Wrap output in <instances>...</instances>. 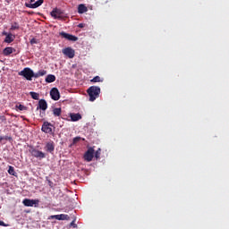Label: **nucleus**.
I'll return each instance as SVG.
<instances>
[{
	"instance_id": "nucleus-7",
	"label": "nucleus",
	"mask_w": 229,
	"mask_h": 229,
	"mask_svg": "<svg viewBox=\"0 0 229 229\" xmlns=\"http://www.w3.org/2000/svg\"><path fill=\"white\" fill-rule=\"evenodd\" d=\"M92 158H94V148H89L84 154V159L86 162H92Z\"/></svg>"
},
{
	"instance_id": "nucleus-3",
	"label": "nucleus",
	"mask_w": 229,
	"mask_h": 229,
	"mask_svg": "<svg viewBox=\"0 0 229 229\" xmlns=\"http://www.w3.org/2000/svg\"><path fill=\"white\" fill-rule=\"evenodd\" d=\"M29 151L30 155L34 157V158H38L39 160H42V158H46V153L35 148L34 147H30Z\"/></svg>"
},
{
	"instance_id": "nucleus-4",
	"label": "nucleus",
	"mask_w": 229,
	"mask_h": 229,
	"mask_svg": "<svg viewBox=\"0 0 229 229\" xmlns=\"http://www.w3.org/2000/svg\"><path fill=\"white\" fill-rule=\"evenodd\" d=\"M50 15L54 19H58L59 21H62L64 19V12L62 9L54 8L53 11L50 13Z\"/></svg>"
},
{
	"instance_id": "nucleus-18",
	"label": "nucleus",
	"mask_w": 229,
	"mask_h": 229,
	"mask_svg": "<svg viewBox=\"0 0 229 229\" xmlns=\"http://www.w3.org/2000/svg\"><path fill=\"white\" fill-rule=\"evenodd\" d=\"M13 51H15V49H13V47H7L4 49V56H9V55H12V53H13Z\"/></svg>"
},
{
	"instance_id": "nucleus-14",
	"label": "nucleus",
	"mask_w": 229,
	"mask_h": 229,
	"mask_svg": "<svg viewBox=\"0 0 229 229\" xmlns=\"http://www.w3.org/2000/svg\"><path fill=\"white\" fill-rule=\"evenodd\" d=\"M46 151H47L48 153H53V151H55V142H47L46 144Z\"/></svg>"
},
{
	"instance_id": "nucleus-20",
	"label": "nucleus",
	"mask_w": 229,
	"mask_h": 229,
	"mask_svg": "<svg viewBox=\"0 0 229 229\" xmlns=\"http://www.w3.org/2000/svg\"><path fill=\"white\" fill-rule=\"evenodd\" d=\"M70 117H71V120L73 123H76V121H80V119H81V114H80L79 113L78 114H72L70 115Z\"/></svg>"
},
{
	"instance_id": "nucleus-22",
	"label": "nucleus",
	"mask_w": 229,
	"mask_h": 229,
	"mask_svg": "<svg viewBox=\"0 0 229 229\" xmlns=\"http://www.w3.org/2000/svg\"><path fill=\"white\" fill-rule=\"evenodd\" d=\"M21 26L19 25V22H13L10 28L11 31H15V30H20Z\"/></svg>"
},
{
	"instance_id": "nucleus-33",
	"label": "nucleus",
	"mask_w": 229,
	"mask_h": 229,
	"mask_svg": "<svg viewBox=\"0 0 229 229\" xmlns=\"http://www.w3.org/2000/svg\"><path fill=\"white\" fill-rule=\"evenodd\" d=\"M0 226H8V224H5L4 222L0 220Z\"/></svg>"
},
{
	"instance_id": "nucleus-9",
	"label": "nucleus",
	"mask_w": 229,
	"mask_h": 229,
	"mask_svg": "<svg viewBox=\"0 0 229 229\" xmlns=\"http://www.w3.org/2000/svg\"><path fill=\"white\" fill-rule=\"evenodd\" d=\"M50 96L54 101H58V99H60V91L58 90V89L53 88L50 90Z\"/></svg>"
},
{
	"instance_id": "nucleus-12",
	"label": "nucleus",
	"mask_w": 229,
	"mask_h": 229,
	"mask_svg": "<svg viewBox=\"0 0 229 229\" xmlns=\"http://www.w3.org/2000/svg\"><path fill=\"white\" fill-rule=\"evenodd\" d=\"M22 203L25 207H33V205H37L38 203V200L25 199Z\"/></svg>"
},
{
	"instance_id": "nucleus-25",
	"label": "nucleus",
	"mask_w": 229,
	"mask_h": 229,
	"mask_svg": "<svg viewBox=\"0 0 229 229\" xmlns=\"http://www.w3.org/2000/svg\"><path fill=\"white\" fill-rule=\"evenodd\" d=\"M80 140H81V137H80V136L73 138L72 143L71 144V146H74V144H78V142H80Z\"/></svg>"
},
{
	"instance_id": "nucleus-1",
	"label": "nucleus",
	"mask_w": 229,
	"mask_h": 229,
	"mask_svg": "<svg viewBox=\"0 0 229 229\" xmlns=\"http://www.w3.org/2000/svg\"><path fill=\"white\" fill-rule=\"evenodd\" d=\"M87 94L89 96V101H96L101 94V88L98 86H91L87 89Z\"/></svg>"
},
{
	"instance_id": "nucleus-27",
	"label": "nucleus",
	"mask_w": 229,
	"mask_h": 229,
	"mask_svg": "<svg viewBox=\"0 0 229 229\" xmlns=\"http://www.w3.org/2000/svg\"><path fill=\"white\" fill-rule=\"evenodd\" d=\"M16 108H18V110L20 111L28 110V107H26V106H23L21 104L16 105Z\"/></svg>"
},
{
	"instance_id": "nucleus-5",
	"label": "nucleus",
	"mask_w": 229,
	"mask_h": 229,
	"mask_svg": "<svg viewBox=\"0 0 229 229\" xmlns=\"http://www.w3.org/2000/svg\"><path fill=\"white\" fill-rule=\"evenodd\" d=\"M63 55H64L65 56H67L68 58H74L76 52L74 51V49H72V47H65L62 50Z\"/></svg>"
},
{
	"instance_id": "nucleus-19",
	"label": "nucleus",
	"mask_w": 229,
	"mask_h": 229,
	"mask_svg": "<svg viewBox=\"0 0 229 229\" xmlns=\"http://www.w3.org/2000/svg\"><path fill=\"white\" fill-rule=\"evenodd\" d=\"M46 74H47V71L39 70L36 73L34 72V78H40L41 76H46Z\"/></svg>"
},
{
	"instance_id": "nucleus-31",
	"label": "nucleus",
	"mask_w": 229,
	"mask_h": 229,
	"mask_svg": "<svg viewBox=\"0 0 229 229\" xmlns=\"http://www.w3.org/2000/svg\"><path fill=\"white\" fill-rule=\"evenodd\" d=\"M47 181L49 187L53 188V182H51V180L47 179Z\"/></svg>"
},
{
	"instance_id": "nucleus-2",
	"label": "nucleus",
	"mask_w": 229,
	"mask_h": 229,
	"mask_svg": "<svg viewBox=\"0 0 229 229\" xmlns=\"http://www.w3.org/2000/svg\"><path fill=\"white\" fill-rule=\"evenodd\" d=\"M19 76H23L28 81H31L34 78V72L31 68L26 67L22 71L19 72Z\"/></svg>"
},
{
	"instance_id": "nucleus-6",
	"label": "nucleus",
	"mask_w": 229,
	"mask_h": 229,
	"mask_svg": "<svg viewBox=\"0 0 229 229\" xmlns=\"http://www.w3.org/2000/svg\"><path fill=\"white\" fill-rule=\"evenodd\" d=\"M41 131H44V133H53V124L49 122H44Z\"/></svg>"
},
{
	"instance_id": "nucleus-35",
	"label": "nucleus",
	"mask_w": 229,
	"mask_h": 229,
	"mask_svg": "<svg viewBox=\"0 0 229 229\" xmlns=\"http://www.w3.org/2000/svg\"><path fill=\"white\" fill-rule=\"evenodd\" d=\"M2 35L5 36V37H8V32L4 31V32L2 33Z\"/></svg>"
},
{
	"instance_id": "nucleus-16",
	"label": "nucleus",
	"mask_w": 229,
	"mask_h": 229,
	"mask_svg": "<svg viewBox=\"0 0 229 229\" xmlns=\"http://www.w3.org/2000/svg\"><path fill=\"white\" fill-rule=\"evenodd\" d=\"M13 40H15V36L12 35V33H9L4 38L6 44H12Z\"/></svg>"
},
{
	"instance_id": "nucleus-15",
	"label": "nucleus",
	"mask_w": 229,
	"mask_h": 229,
	"mask_svg": "<svg viewBox=\"0 0 229 229\" xmlns=\"http://www.w3.org/2000/svg\"><path fill=\"white\" fill-rule=\"evenodd\" d=\"M55 219H57V221H69L71 217L69 216V215L61 214V215H56Z\"/></svg>"
},
{
	"instance_id": "nucleus-29",
	"label": "nucleus",
	"mask_w": 229,
	"mask_h": 229,
	"mask_svg": "<svg viewBox=\"0 0 229 229\" xmlns=\"http://www.w3.org/2000/svg\"><path fill=\"white\" fill-rule=\"evenodd\" d=\"M30 44H31V46H33L34 44H38V40L35 38H32L30 39Z\"/></svg>"
},
{
	"instance_id": "nucleus-10",
	"label": "nucleus",
	"mask_w": 229,
	"mask_h": 229,
	"mask_svg": "<svg viewBox=\"0 0 229 229\" xmlns=\"http://www.w3.org/2000/svg\"><path fill=\"white\" fill-rule=\"evenodd\" d=\"M42 4H44V0H38L34 4L25 3L26 8H31V9L38 8V6H42Z\"/></svg>"
},
{
	"instance_id": "nucleus-39",
	"label": "nucleus",
	"mask_w": 229,
	"mask_h": 229,
	"mask_svg": "<svg viewBox=\"0 0 229 229\" xmlns=\"http://www.w3.org/2000/svg\"><path fill=\"white\" fill-rule=\"evenodd\" d=\"M5 3H7L8 4H10V3H12V0H5Z\"/></svg>"
},
{
	"instance_id": "nucleus-37",
	"label": "nucleus",
	"mask_w": 229,
	"mask_h": 229,
	"mask_svg": "<svg viewBox=\"0 0 229 229\" xmlns=\"http://www.w3.org/2000/svg\"><path fill=\"white\" fill-rule=\"evenodd\" d=\"M0 119H1V121H6V117H4V116H1Z\"/></svg>"
},
{
	"instance_id": "nucleus-17",
	"label": "nucleus",
	"mask_w": 229,
	"mask_h": 229,
	"mask_svg": "<svg viewBox=\"0 0 229 229\" xmlns=\"http://www.w3.org/2000/svg\"><path fill=\"white\" fill-rule=\"evenodd\" d=\"M45 81L47 83H53L55 81H56V77L53 74H48L47 77H46V80Z\"/></svg>"
},
{
	"instance_id": "nucleus-32",
	"label": "nucleus",
	"mask_w": 229,
	"mask_h": 229,
	"mask_svg": "<svg viewBox=\"0 0 229 229\" xmlns=\"http://www.w3.org/2000/svg\"><path fill=\"white\" fill-rule=\"evenodd\" d=\"M4 140H12V137L4 136Z\"/></svg>"
},
{
	"instance_id": "nucleus-38",
	"label": "nucleus",
	"mask_w": 229,
	"mask_h": 229,
	"mask_svg": "<svg viewBox=\"0 0 229 229\" xmlns=\"http://www.w3.org/2000/svg\"><path fill=\"white\" fill-rule=\"evenodd\" d=\"M50 219H56V215L51 216Z\"/></svg>"
},
{
	"instance_id": "nucleus-11",
	"label": "nucleus",
	"mask_w": 229,
	"mask_h": 229,
	"mask_svg": "<svg viewBox=\"0 0 229 229\" xmlns=\"http://www.w3.org/2000/svg\"><path fill=\"white\" fill-rule=\"evenodd\" d=\"M43 110V112H46L47 110V102L44 99H40L38 101V106L37 107V110Z\"/></svg>"
},
{
	"instance_id": "nucleus-26",
	"label": "nucleus",
	"mask_w": 229,
	"mask_h": 229,
	"mask_svg": "<svg viewBox=\"0 0 229 229\" xmlns=\"http://www.w3.org/2000/svg\"><path fill=\"white\" fill-rule=\"evenodd\" d=\"M8 173L9 174H11L12 176H15V168H13V166L10 165L9 169H8Z\"/></svg>"
},
{
	"instance_id": "nucleus-28",
	"label": "nucleus",
	"mask_w": 229,
	"mask_h": 229,
	"mask_svg": "<svg viewBox=\"0 0 229 229\" xmlns=\"http://www.w3.org/2000/svg\"><path fill=\"white\" fill-rule=\"evenodd\" d=\"M101 157V148H98L96 152H95V158L99 159Z\"/></svg>"
},
{
	"instance_id": "nucleus-13",
	"label": "nucleus",
	"mask_w": 229,
	"mask_h": 229,
	"mask_svg": "<svg viewBox=\"0 0 229 229\" xmlns=\"http://www.w3.org/2000/svg\"><path fill=\"white\" fill-rule=\"evenodd\" d=\"M89 12V8L85 5V4H81L78 5V13H87Z\"/></svg>"
},
{
	"instance_id": "nucleus-23",
	"label": "nucleus",
	"mask_w": 229,
	"mask_h": 229,
	"mask_svg": "<svg viewBox=\"0 0 229 229\" xmlns=\"http://www.w3.org/2000/svg\"><path fill=\"white\" fill-rule=\"evenodd\" d=\"M30 96L32 98V99L38 100L40 95L35 91H30Z\"/></svg>"
},
{
	"instance_id": "nucleus-30",
	"label": "nucleus",
	"mask_w": 229,
	"mask_h": 229,
	"mask_svg": "<svg viewBox=\"0 0 229 229\" xmlns=\"http://www.w3.org/2000/svg\"><path fill=\"white\" fill-rule=\"evenodd\" d=\"M70 226H72L73 228H78V225L75 223L74 220L71 222Z\"/></svg>"
},
{
	"instance_id": "nucleus-34",
	"label": "nucleus",
	"mask_w": 229,
	"mask_h": 229,
	"mask_svg": "<svg viewBox=\"0 0 229 229\" xmlns=\"http://www.w3.org/2000/svg\"><path fill=\"white\" fill-rule=\"evenodd\" d=\"M78 28H85V23H80V24L78 25Z\"/></svg>"
},
{
	"instance_id": "nucleus-24",
	"label": "nucleus",
	"mask_w": 229,
	"mask_h": 229,
	"mask_svg": "<svg viewBox=\"0 0 229 229\" xmlns=\"http://www.w3.org/2000/svg\"><path fill=\"white\" fill-rule=\"evenodd\" d=\"M90 81L91 83H99L103 81V80H101V77L99 76H95Z\"/></svg>"
},
{
	"instance_id": "nucleus-36",
	"label": "nucleus",
	"mask_w": 229,
	"mask_h": 229,
	"mask_svg": "<svg viewBox=\"0 0 229 229\" xmlns=\"http://www.w3.org/2000/svg\"><path fill=\"white\" fill-rule=\"evenodd\" d=\"M4 140V136H0V142H3Z\"/></svg>"
},
{
	"instance_id": "nucleus-8",
	"label": "nucleus",
	"mask_w": 229,
	"mask_h": 229,
	"mask_svg": "<svg viewBox=\"0 0 229 229\" xmlns=\"http://www.w3.org/2000/svg\"><path fill=\"white\" fill-rule=\"evenodd\" d=\"M60 37H63V38H66V40H71L72 42H76L78 40V37L71 35L66 32H60L59 33Z\"/></svg>"
},
{
	"instance_id": "nucleus-21",
	"label": "nucleus",
	"mask_w": 229,
	"mask_h": 229,
	"mask_svg": "<svg viewBox=\"0 0 229 229\" xmlns=\"http://www.w3.org/2000/svg\"><path fill=\"white\" fill-rule=\"evenodd\" d=\"M53 114L55 115V117H60V115H62V108L55 107L53 109Z\"/></svg>"
}]
</instances>
